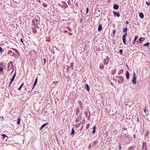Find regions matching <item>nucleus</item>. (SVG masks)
Wrapping results in <instances>:
<instances>
[{
	"label": "nucleus",
	"instance_id": "nucleus-60",
	"mask_svg": "<svg viewBox=\"0 0 150 150\" xmlns=\"http://www.w3.org/2000/svg\"><path fill=\"white\" fill-rule=\"evenodd\" d=\"M37 1L38 2H39L40 3H41V1H40V0H37Z\"/></svg>",
	"mask_w": 150,
	"mask_h": 150
},
{
	"label": "nucleus",
	"instance_id": "nucleus-47",
	"mask_svg": "<svg viewBox=\"0 0 150 150\" xmlns=\"http://www.w3.org/2000/svg\"><path fill=\"white\" fill-rule=\"evenodd\" d=\"M78 102H79V104L81 106V101H79Z\"/></svg>",
	"mask_w": 150,
	"mask_h": 150
},
{
	"label": "nucleus",
	"instance_id": "nucleus-59",
	"mask_svg": "<svg viewBox=\"0 0 150 150\" xmlns=\"http://www.w3.org/2000/svg\"><path fill=\"white\" fill-rule=\"evenodd\" d=\"M64 33H66L67 32V30H64Z\"/></svg>",
	"mask_w": 150,
	"mask_h": 150
},
{
	"label": "nucleus",
	"instance_id": "nucleus-56",
	"mask_svg": "<svg viewBox=\"0 0 150 150\" xmlns=\"http://www.w3.org/2000/svg\"><path fill=\"white\" fill-rule=\"evenodd\" d=\"M119 148L120 149L121 148V145L119 144Z\"/></svg>",
	"mask_w": 150,
	"mask_h": 150
},
{
	"label": "nucleus",
	"instance_id": "nucleus-3",
	"mask_svg": "<svg viewBox=\"0 0 150 150\" xmlns=\"http://www.w3.org/2000/svg\"><path fill=\"white\" fill-rule=\"evenodd\" d=\"M58 5L59 6L63 8H65L68 7L66 3L64 1H62L61 4L59 3Z\"/></svg>",
	"mask_w": 150,
	"mask_h": 150
},
{
	"label": "nucleus",
	"instance_id": "nucleus-15",
	"mask_svg": "<svg viewBox=\"0 0 150 150\" xmlns=\"http://www.w3.org/2000/svg\"><path fill=\"white\" fill-rule=\"evenodd\" d=\"M139 17L141 18H143L144 17V15L143 13L142 12H141L139 14Z\"/></svg>",
	"mask_w": 150,
	"mask_h": 150
},
{
	"label": "nucleus",
	"instance_id": "nucleus-5",
	"mask_svg": "<svg viewBox=\"0 0 150 150\" xmlns=\"http://www.w3.org/2000/svg\"><path fill=\"white\" fill-rule=\"evenodd\" d=\"M135 74L134 73V76H133V78L132 79V82L134 84H135L136 83V79L135 76Z\"/></svg>",
	"mask_w": 150,
	"mask_h": 150
},
{
	"label": "nucleus",
	"instance_id": "nucleus-2",
	"mask_svg": "<svg viewBox=\"0 0 150 150\" xmlns=\"http://www.w3.org/2000/svg\"><path fill=\"white\" fill-rule=\"evenodd\" d=\"M7 67L8 71H10L11 69H12V71L11 74L12 73L13 71L14 70V68L12 63V62L11 61L8 64Z\"/></svg>",
	"mask_w": 150,
	"mask_h": 150
},
{
	"label": "nucleus",
	"instance_id": "nucleus-45",
	"mask_svg": "<svg viewBox=\"0 0 150 150\" xmlns=\"http://www.w3.org/2000/svg\"><path fill=\"white\" fill-rule=\"evenodd\" d=\"M16 76V72H15L14 74H13V77L14 78H15V77Z\"/></svg>",
	"mask_w": 150,
	"mask_h": 150
},
{
	"label": "nucleus",
	"instance_id": "nucleus-21",
	"mask_svg": "<svg viewBox=\"0 0 150 150\" xmlns=\"http://www.w3.org/2000/svg\"><path fill=\"white\" fill-rule=\"evenodd\" d=\"M127 30V27H125L123 29V32L124 33H126Z\"/></svg>",
	"mask_w": 150,
	"mask_h": 150
},
{
	"label": "nucleus",
	"instance_id": "nucleus-54",
	"mask_svg": "<svg viewBox=\"0 0 150 150\" xmlns=\"http://www.w3.org/2000/svg\"><path fill=\"white\" fill-rule=\"evenodd\" d=\"M131 41V38H130L129 39V42H130Z\"/></svg>",
	"mask_w": 150,
	"mask_h": 150
},
{
	"label": "nucleus",
	"instance_id": "nucleus-13",
	"mask_svg": "<svg viewBox=\"0 0 150 150\" xmlns=\"http://www.w3.org/2000/svg\"><path fill=\"white\" fill-rule=\"evenodd\" d=\"M113 7L114 9L117 10L119 8V6L115 4L114 5Z\"/></svg>",
	"mask_w": 150,
	"mask_h": 150
},
{
	"label": "nucleus",
	"instance_id": "nucleus-50",
	"mask_svg": "<svg viewBox=\"0 0 150 150\" xmlns=\"http://www.w3.org/2000/svg\"><path fill=\"white\" fill-rule=\"evenodd\" d=\"M91 144H90L89 145V148H91Z\"/></svg>",
	"mask_w": 150,
	"mask_h": 150
},
{
	"label": "nucleus",
	"instance_id": "nucleus-23",
	"mask_svg": "<svg viewBox=\"0 0 150 150\" xmlns=\"http://www.w3.org/2000/svg\"><path fill=\"white\" fill-rule=\"evenodd\" d=\"M20 122V117H18L17 119V124H19Z\"/></svg>",
	"mask_w": 150,
	"mask_h": 150
},
{
	"label": "nucleus",
	"instance_id": "nucleus-19",
	"mask_svg": "<svg viewBox=\"0 0 150 150\" xmlns=\"http://www.w3.org/2000/svg\"><path fill=\"white\" fill-rule=\"evenodd\" d=\"M123 71L124 70L123 69L120 70L118 74L119 75H120V74H122L123 72Z\"/></svg>",
	"mask_w": 150,
	"mask_h": 150
},
{
	"label": "nucleus",
	"instance_id": "nucleus-31",
	"mask_svg": "<svg viewBox=\"0 0 150 150\" xmlns=\"http://www.w3.org/2000/svg\"><path fill=\"white\" fill-rule=\"evenodd\" d=\"M143 39V40H145L144 38H141L139 39V42H141L142 41V40Z\"/></svg>",
	"mask_w": 150,
	"mask_h": 150
},
{
	"label": "nucleus",
	"instance_id": "nucleus-41",
	"mask_svg": "<svg viewBox=\"0 0 150 150\" xmlns=\"http://www.w3.org/2000/svg\"><path fill=\"white\" fill-rule=\"evenodd\" d=\"M67 29H68V30H69L70 32H71L72 30H71L69 28H67Z\"/></svg>",
	"mask_w": 150,
	"mask_h": 150
},
{
	"label": "nucleus",
	"instance_id": "nucleus-17",
	"mask_svg": "<svg viewBox=\"0 0 150 150\" xmlns=\"http://www.w3.org/2000/svg\"><path fill=\"white\" fill-rule=\"evenodd\" d=\"M116 69H113L111 71V74H114L116 72Z\"/></svg>",
	"mask_w": 150,
	"mask_h": 150
},
{
	"label": "nucleus",
	"instance_id": "nucleus-14",
	"mask_svg": "<svg viewBox=\"0 0 150 150\" xmlns=\"http://www.w3.org/2000/svg\"><path fill=\"white\" fill-rule=\"evenodd\" d=\"M102 29V26L101 25H100L98 26V31H100Z\"/></svg>",
	"mask_w": 150,
	"mask_h": 150
},
{
	"label": "nucleus",
	"instance_id": "nucleus-39",
	"mask_svg": "<svg viewBox=\"0 0 150 150\" xmlns=\"http://www.w3.org/2000/svg\"><path fill=\"white\" fill-rule=\"evenodd\" d=\"M15 78L13 77L11 79L10 81L12 82L14 80Z\"/></svg>",
	"mask_w": 150,
	"mask_h": 150
},
{
	"label": "nucleus",
	"instance_id": "nucleus-36",
	"mask_svg": "<svg viewBox=\"0 0 150 150\" xmlns=\"http://www.w3.org/2000/svg\"><path fill=\"white\" fill-rule=\"evenodd\" d=\"M123 52L122 50L120 49L119 51V52L120 54H122Z\"/></svg>",
	"mask_w": 150,
	"mask_h": 150
},
{
	"label": "nucleus",
	"instance_id": "nucleus-6",
	"mask_svg": "<svg viewBox=\"0 0 150 150\" xmlns=\"http://www.w3.org/2000/svg\"><path fill=\"white\" fill-rule=\"evenodd\" d=\"M109 58L108 57H106V59H104V63L105 64L107 65L108 64V63L109 62Z\"/></svg>",
	"mask_w": 150,
	"mask_h": 150
},
{
	"label": "nucleus",
	"instance_id": "nucleus-4",
	"mask_svg": "<svg viewBox=\"0 0 150 150\" xmlns=\"http://www.w3.org/2000/svg\"><path fill=\"white\" fill-rule=\"evenodd\" d=\"M118 79V82L120 83H122L124 81V79L123 77L121 76H118L116 77Z\"/></svg>",
	"mask_w": 150,
	"mask_h": 150
},
{
	"label": "nucleus",
	"instance_id": "nucleus-27",
	"mask_svg": "<svg viewBox=\"0 0 150 150\" xmlns=\"http://www.w3.org/2000/svg\"><path fill=\"white\" fill-rule=\"evenodd\" d=\"M74 133H75V131L74 130V129H73V128H72V129L71 133V135H72Z\"/></svg>",
	"mask_w": 150,
	"mask_h": 150
},
{
	"label": "nucleus",
	"instance_id": "nucleus-11",
	"mask_svg": "<svg viewBox=\"0 0 150 150\" xmlns=\"http://www.w3.org/2000/svg\"><path fill=\"white\" fill-rule=\"evenodd\" d=\"M125 75L127 79H129V73L128 71H127Z\"/></svg>",
	"mask_w": 150,
	"mask_h": 150
},
{
	"label": "nucleus",
	"instance_id": "nucleus-40",
	"mask_svg": "<svg viewBox=\"0 0 150 150\" xmlns=\"http://www.w3.org/2000/svg\"><path fill=\"white\" fill-rule=\"evenodd\" d=\"M14 51L17 54H19V52L16 49L14 50Z\"/></svg>",
	"mask_w": 150,
	"mask_h": 150
},
{
	"label": "nucleus",
	"instance_id": "nucleus-57",
	"mask_svg": "<svg viewBox=\"0 0 150 150\" xmlns=\"http://www.w3.org/2000/svg\"><path fill=\"white\" fill-rule=\"evenodd\" d=\"M70 0H68V3L69 5H70Z\"/></svg>",
	"mask_w": 150,
	"mask_h": 150
},
{
	"label": "nucleus",
	"instance_id": "nucleus-64",
	"mask_svg": "<svg viewBox=\"0 0 150 150\" xmlns=\"http://www.w3.org/2000/svg\"><path fill=\"white\" fill-rule=\"evenodd\" d=\"M134 138H135L136 137V136L135 134L134 135Z\"/></svg>",
	"mask_w": 150,
	"mask_h": 150
},
{
	"label": "nucleus",
	"instance_id": "nucleus-49",
	"mask_svg": "<svg viewBox=\"0 0 150 150\" xmlns=\"http://www.w3.org/2000/svg\"><path fill=\"white\" fill-rule=\"evenodd\" d=\"M12 82H11L10 81V83H9V85H8V87H10V86L11 85V83H12Z\"/></svg>",
	"mask_w": 150,
	"mask_h": 150
},
{
	"label": "nucleus",
	"instance_id": "nucleus-8",
	"mask_svg": "<svg viewBox=\"0 0 150 150\" xmlns=\"http://www.w3.org/2000/svg\"><path fill=\"white\" fill-rule=\"evenodd\" d=\"M8 53L10 55L13 56L14 55L15 53L14 52H12L11 50H9L8 51Z\"/></svg>",
	"mask_w": 150,
	"mask_h": 150
},
{
	"label": "nucleus",
	"instance_id": "nucleus-48",
	"mask_svg": "<svg viewBox=\"0 0 150 150\" xmlns=\"http://www.w3.org/2000/svg\"><path fill=\"white\" fill-rule=\"evenodd\" d=\"M2 48H1V47H0V51L1 52H1H2Z\"/></svg>",
	"mask_w": 150,
	"mask_h": 150
},
{
	"label": "nucleus",
	"instance_id": "nucleus-26",
	"mask_svg": "<svg viewBox=\"0 0 150 150\" xmlns=\"http://www.w3.org/2000/svg\"><path fill=\"white\" fill-rule=\"evenodd\" d=\"M33 32L35 33L37 32V30H36L35 28H33Z\"/></svg>",
	"mask_w": 150,
	"mask_h": 150
},
{
	"label": "nucleus",
	"instance_id": "nucleus-63",
	"mask_svg": "<svg viewBox=\"0 0 150 150\" xmlns=\"http://www.w3.org/2000/svg\"><path fill=\"white\" fill-rule=\"evenodd\" d=\"M96 141H95V142H94V144H95L96 143Z\"/></svg>",
	"mask_w": 150,
	"mask_h": 150
},
{
	"label": "nucleus",
	"instance_id": "nucleus-7",
	"mask_svg": "<svg viewBox=\"0 0 150 150\" xmlns=\"http://www.w3.org/2000/svg\"><path fill=\"white\" fill-rule=\"evenodd\" d=\"M113 13L115 16H117V17H119L120 16V15L119 12L118 11L116 12V11H113Z\"/></svg>",
	"mask_w": 150,
	"mask_h": 150
},
{
	"label": "nucleus",
	"instance_id": "nucleus-35",
	"mask_svg": "<svg viewBox=\"0 0 150 150\" xmlns=\"http://www.w3.org/2000/svg\"><path fill=\"white\" fill-rule=\"evenodd\" d=\"M90 125L89 124H87V125L86 126V129H87L88 128V127H89Z\"/></svg>",
	"mask_w": 150,
	"mask_h": 150
},
{
	"label": "nucleus",
	"instance_id": "nucleus-43",
	"mask_svg": "<svg viewBox=\"0 0 150 150\" xmlns=\"http://www.w3.org/2000/svg\"><path fill=\"white\" fill-rule=\"evenodd\" d=\"M115 32H116L115 30H114V31H113V35L115 34Z\"/></svg>",
	"mask_w": 150,
	"mask_h": 150
},
{
	"label": "nucleus",
	"instance_id": "nucleus-42",
	"mask_svg": "<svg viewBox=\"0 0 150 150\" xmlns=\"http://www.w3.org/2000/svg\"><path fill=\"white\" fill-rule=\"evenodd\" d=\"M38 82V77L35 79V82L37 83Z\"/></svg>",
	"mask_w": 150,
	"mask_h": 150
},
{
	"label": "nucleus",
	"instance_id": "nucleus-18",
	"mask_svg": "<svg viewBox=\"0 0 150 150\" xmlns=\"http://www.w3.org/2000/svg\"><path fill=\"white\" fill-rule=\"evenodd\" d=\"M48 123H45L42 125L41 127H40V129L41 130L43 128V127H45Z\"/></svg>",
	"mask_w": 150,
	"mask_h": 150
},
{
	"label": "nucleus",
	"instance_id": "nucleus-24",
	"mask_svg": "<svg viewBox=\"0 0 150 150\" xmlns=\"http://www.w3.org/2000/svg\"><path fill=\"white\" fill-rule=\"evenodd\" d=\"M32 23L33 24V25H34L35 27H36L35 26V20H33L32 21Z\"/></svg>",
	"mask_w": 150,
	"mask_h": 150
},
{
	"label": "nucleus",
	"instance_id": "nucleus-55",
	"mask_svg": "<svg viewBox=\"0 0 150 150\" xmlns=\"http://www.w3.org/2000/svg\"><path fill=\"white\" fill-rule=\"evenodd\" d=\"M44 62L45 63L46 61V59H44Z\"/></svg>",
	"mask_w": 150,
	"mask_h": 150
},
{
	"label": "nucleus",
	"instance_id": "nucleus-10",
	"mask_svg": "<svg viewBox=\"0 0 150 150\" xmlns=\"http://www.w3.org/2000/svg\"><path fill=\"white\" fill-rule=\"evenodd\" d=\"M3 137V138H4V139H6L5 141H7V139H8L9 137L6 136V134H2L1 135Z\"/></svg>",
	"mask_w": 150,
	"mask_h": 150
},
{
	"label": "nucleus",
	"instance_id": "nucleus-46",
	"mask_svg": "<svg viewBox=\"0 0 150 150\" xmlns=\"http://www.w3.org/2000/svg\"><path fill=\"white\" fill-rule=\"evenodd\" d=\"M21 42L22 43H23V44H24L23 43V39L22 38H21Z\"/></svg>",
	"mask_w": 150,
	"mask_h": 150
},
{
	"label": "nucleus",
	"instance_id": "nucleus-34",
	"mask_svg": "<svg viewBox=\"0 0 150 150\" xmlns=\"http://www.w3.org/2000/svg\"><path fill=\"white\" fill-rule=\"evenodd\" d=\"M146 4L147 5H148L149 6H150V1L146 2Z\"/></svg>",
	"mask_w": 150,
	"mask_h": 150
},
{
	"label": "nucleus",
	"instance_id": "nucleus-29",
	"mask_svg": "<svg viewBox=\"0 0 150 150\" xmlns=\"http://www.w3.org/2000/svg\"><path fill=\"white\" fill-rule=\"evenodd\" d=\"M149 42H147V43H146V44H144L143 45H144V46H149Z\"/></svg>",
	"mask_w": 150,
	"mask_h": 150
},
{
	"label": "nucleus",
	"instance_id": "nucleus-38",
	"mask_svg": "<svg viewBox=\"0 0 150 150\" xmlns=\"http://www.w3.org/2000/svg\"><path fill=\"white\" fill-rule=\"evenodd\" d=\"M43 6L45 7H46L47 6V5L46 4L43 3Z\"/></svg>",
	"mask_w": 150,
	"mask_h": 150
},
{
	"label": "nucleus",
	"instance_id": "nucleus-30",
	"mask_svg": "<svg viewBox=\"0 0 150 150\" xmlns=\"http://www.w3.org/2000/svg\"><path fill=\"white\" fill-rule=\"evenodd\" d=\"M104 68V66L103 64H101L100 66V69H102Z\"/></svg>",
	"mask_w": 150,
	"mask_h": 150
},
{
	"label": "nucleus",
	"instance_id": "nucleus-37",
	"mask_svg": "<svg viewBox=\"0 0 150 150\" xmlns=\"http://www.w3.org/2000/svg\"><path fill=\"white\" fill-rule=\"evenodd\" d=\"M127 35V33H125L123 35L122 37H126V36Z\"/></svg>",
	"mask_w": 150,
	"mask_h": 150
},
{
	"label": "nucleus",
	"instance_id": "nucleus-58",
	"mask_svg": "<svg viewBox=\"0 0 150 150\" xmlns=\"http://www.w3.org/2000/svg\"><path fill=\"white\" fill-rule=\"evenodd\" d=\"M125 23H126V24H128V23H129V21H126V22Z\"/></svg>",
	"mask_w": 150,
	"mask_h": 150
},
{
	"label": "nucleus",
	"instance_id": "nucleus-1",
	"mask_svg": "<svg viewBox=\"0 0 150 150\" xmlns=\"http://www.w3.org/2000/svg\"><path fill=\"white\" fill-rule=\"evenodd\" d=\"M73 63H71L69 65H66L65 66L64 68L67 70V72H68L69 71H71L73 69Z\"/></svg>",
	"mask_w": 150,
	"mask_h": 150
},
{
	"label": "nucleus",
	"instance_id": "nucleus-62",
	"mask_svg": "<svg viewBox=\"0 0 150 150\" xmlns=\"http://www.w3.org/2000/svg\"><path fill=\"white\" fill-rule=\"evenodd\" d=\"M11 49L12 50H14H14L15 49H14L13 48H12Z\"/></svg>",
	"mask_w": 150,
	"mask_h": 150
},
{
	"label": "nucleus",
	"instance_id": "nucleus-12",
	"mask_svg": "<svg viewBox=\"0 0 150 150\" xmlns=\"http://www.w3.org/2000/svg\"><path fill=\"white\" fill-rule=\"evenodd\" d=\"M122 41L123 43L125 45L127 44L126 42V38L122 37Z\"/></svg>",
	"mask_w": 150,
	"mask_h": 150
},
{
	"label": "nucleus",
	"instance_id": "nucleus-53",
	"mask_svg": "<svg viewBox=\"0 0 150 150\" xmlns=\"http://www.w3.org/2000/svg\"><path fill=\"white\" fill-rule=\"evenodd\" d=\"M76 122H78V121H79V119H78L77 118H76Z\"/></svg>",
	"mask_w": 150,
	"mask_h": 150
},
{
	"label": "nucleus",
	"instance_id": "nucleus-16",
	"mask_svg": "<svg viewBox=\"0 0 150 150\" xmlns=\"http://www.w3.org/2000/svg\"><path fill=\"white\" fill-rule=\"evenodd\" d=\"M138 38V36H135L134 41L132 43L133 44H134L135 43V42L136 41V40Z\"/></svg>",
	"mask_w": 150,
	"mask_h": 150
},
{
	"label": "nucleus",
	"instance_id": "nucleus-51",
	"mask_svg": "<svg viewBox=\"0 0 150 150\" xmlns=\"http://www.w3.org/2000/svg\"><path fill=\"white\" fill-rule=\"evenodd\" d=\"M122 130H127V129L125 128L124 127L122 128Z\"/></svg>",
	"mask_w": 150,
	"mask_h": 150
},
{
	"label": "nucleus",
	"instance_id": "nucleus-61",
	"mask_svg": "<svg viewBox=\"0 0 150 150\" xmlns=\"http://www.w3.org/2000/svg\"><path fill=\"white\" fill-rule=\"evenodd\" d=\"M143 110H144V112L145 113H146V109H143Z\"/></svg>",
	"mask_w": 150,
	"mask_h": 150
},
{
	"label": "nucleus",
	"instance_id": "nucleus-32",
	"mask_svg": "<svg viewBox=\"0 0 150 150\" xmlns=\"http://www.w3.org/2000/svg\"><path fill=\"white\" fill-rule=\"evenodd\" d=\"M3 69L2 67H1L0 68V72L1 74L2 73Z\"/></svg>",
	"mask_w": 150,
	"mask_h": 150
},
{
	"label": "nucleus",
	"instance_id": "nucleus-52",
	"mask_svg": "<svg viewBox=\"0 0 150 150\" xmlns=\"http://www.w3.org/2000/svg\"><path fill=\"white\" fill-rule=\"evenodd\" d=\"M68 33H69V35H72V33H70L69 32H68Z\"/></svg>",
	"mask_w": 150,
	"mask_h": 150
},
{
	"label": "nucleus",
	"instance_id": "nucleus-9",
	"mask_svg": "<svg viewBox=\"0 0 150 150\" xmlns=\"http://www.w3.org/2000/svg\"><path fill=\"white\" fill-rule=\"evenodd\" d=\"M85 88L88 91H90L89 87L88 84H86L85 86Z\"/></svg>",
	"mask_w": 150,
	"mask_h": 150
},
{
	"label": "nucleus",
	"instance_id": "nucleus-25",
	"mask_svg": "<svg viewBox=\"0 0 150 150\" xmlns=\"http://www.w3.org/2000/svg\"><path fill=\"white\" fill-rule=\"evenodd\" d=\"M23 85H24V83H22L21 84V86H20V87H19V88L18 89V90L20 91L21 89L23 86Z\"/></svg>",
	"mask_w": 150,
	"mask_h": 150
},
{
	"label": "nucleus",
	"instance_id": "nucleus-28",
	"mask_svg": "<svg viewBox=\"0 0 150 150\" xmlns=\"http://www.w3.org/2000/svg\"><path fill=\"white\" fill-rule=\"evenodd\" d=\"M96 126H95L94 127H93V131L92 132V133L93 134H94L95 133V131H96Z\"/></svg>",
	"mask_w": 150,
	"mask_h": 150
},
{
	"label": "nucleus",
	"instance_id": "nucleus-22",
	"mask_svg": "<svg viewBox=\"0 0 150 150\" xmlns=\"http://www.w3.org/2000/svg\"><path fill=\"white\" fill-rule=\"evenodd\" d=\"M80 112L79 110V108H77L76 109V115H77L78 114H79V113Z\"/></svg>",
	"mask_w": 150,
	"mask_h": 150
},
{
	"label": "nucleus",
	"instance_id": "nucleus-20",
	"mask_svg": "<svg viewBox=\"0 0 150 150\" xmlns=\"http://www.w3.org/2000/svg\"><path fill=\"white\" fill-rule=\"evenodd\" d=\"M33 20H35V22L36 23V25H38L40 23V21L38 19H35Z\"/></svg>",
	"mask_w": 150,
	"mask_h": 150
},
{
	"label": "nucleus",
	"instance_id": "nucleus-33",
	"mask_svg": "<svg viewBox=\"0 0 150 150\" xmlns=\"http://www.w3.org/2000/svg\"><path fill=\"white\" fill-rule=\"evenodd\" d=\"M37 83H35V82H34V85H33V88H32V90L33 89V88H34L35 86H36V84H37Z\"/></svg>",
	"mask_w": 150,
	"mask_h": 150
},
{
	"label": "nucleus",
	"instance_id": "nucleus-44",
	"mask_svg": "<svg viewBox=\"0 0 150 150\" xmlns=\"http://www.w3.org/2000/svg\"><path fill=\"white\" fill-rule=\"evenodd\" d=\"M88 11H89L88 8H87L86 9V12L87 13H88Z\"/></svg>",
	"mask_w": 150,
	"mask_h": 150
}]
</instances>
